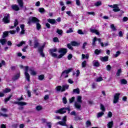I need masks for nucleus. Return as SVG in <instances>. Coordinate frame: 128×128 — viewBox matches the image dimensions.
Instances as JSON below:
<instances>
[{
  "mask_svg": "<svg viewBox=\"0 0 128 128\" xmlns=\"http://www.w3.org/2000/svg\"><path fill=\"white\" fill-rule=\"evenodd\" d=\"M86 46H88V42H84L82 44V48L83 50H84V48H86Z\"/></svg>",
  "mask_w": 128,
  "mask_h": 128,
  "instance_id": "nucleus-51",
  "label": "nucleus"
},
{
  "mask_svg": "<svg viewBox=\"0 0 128 128\" xmlns=\"http://www.w3.org/2000/svg\"><path fill=\"white\" fill-rule=\"evenodd\" d=\"M82 102V96H78L77 98V101L75 102L74 106L75 108H77V110H80V108L82 107V105H80V104Z\"/></svg>",
  "mask_w": 128,
  "mask_h": 128,
  "instance_id": "nucleus-4",
  "label": "nucleus"
},
{
  "mask_svg": "<svg viewBox=\"0 0 128 128\" xmlns=\"http://www.w3.org/2000/svg\"><path fill=\"white\" fill-rule=\"evenodd\" d=\"M102 50H98V49H96L94 51V54H95L98 56L100 54H102Z\"/></svg>",
  "mask_w": 128,
  "mask_h": 128,
  "instance_id": "nucleus-21",
  "label": "nucleus"
},
{
  "mask_svg": "<svg viewBox=\"0 0 128 128\" xmlns=\"http://www.w3.org/2000/svg\"><path fill=\"white\" fill-rule=\"evenodd\" d=\"M58 52L60 54L59 56H58V54L56 53H50L51 56L53 58H62V57L66 54V52H68V50L66 48H61L59 50Z\"/></svg>",
  "mask_w": 128,
  "mask_h": 128,
  "instance_id": "nucleus-1",
  "label": "nucleus"
},
{
  "mask_svg": "<svg viewBox=\"0 0 128 128\" xmlns=\"http://www.w3.org/2000/svg\"><path fill=\"white\" fill-rule=\"evenodd\" d=\"M120 8H114L113 9V12H120Z\"/></svg>",
  "mask_w": 128,
  "mask_h": 128,
  "instance_id": "nucleus-61",
  "label": "nucleus"
},
{
  "mask_svg": "<svg viewBox=\"0 0 128 128\" xmlns=\"http://www.w3.org/2000/svg\"><path fill=\"white\" fill-rule=\"evenodd\" d=\"M16 30H10L8 32V33L10 34H16Z\"/></svg>",
  "mask_w": 128,
  "mask_h": 128,
  "instance_id": "nucleus-57",
  "label": "nucleus"
},
{
  "mask_svg": "<svg viewBox=\"0 0 128 128\" xmlns=\"http://www.w3.org/2000/svg\"><path fill=\"white\" fill-rule=\"evenodd\" d=\"M108 116V118H112V113L111 112H109Z\"/></svg>",
  "mask_w": 128,
  "mask_h": 128,
  "instance_id": "nucleus-62",
  "label": "nucleus"
},
{
  "mask_svg": "<svg viewBox=\"0 0 128 128\" xmlns=\"http://www.w3.org/2000/svg\"><path fill=\"white\" fill-rule=\"evenodd\" d=\"M100 110H102V112L106 111V108H104V106L102 104H100Z\"/></svg>",
  "mask_w": 128,
  "mask_h": 128,
  "instance_id": "nucleus-52",
  "label": "nucleus"
},
{
  "mask_svg": "<svg viewBox=\"0 0 128 128\" xmlns=\"http://www.w3.org/2000/svg\"><path fill=\"white\" fill-rule=\"evenodd\" d=\"M24 68H25L24 76L26 80L28 82H30V74L28 73V66H26Z\"/></svg>",
  "mask_w": 128,
  "mask_h": 128,
  "instance_id": "nucleus-5",
  "label": "nucleus"
},
{
  "mask_svg": "<svg viewBox=\"0 0 128 128\" xmlns=\"http://www.w3.org/2000/svg\"><path fill=\"white\" fill-rule=\"evenodd\" d=\"M1 110L3 112H8V109L6 108H2Z\"/></svg>",
  "mask_w": 128,
  "mask_h": 128,
  "instance_id": "nucleus-59",
  "label": "nucleus"
},
{
  "mask_svg": "<svg viewBox=\"0 0 128 128\" xmlns=\"http://www.w3.org/2000/svg\"><path fill=\"white\" fill-rule=\"evenodd\" d=\"M56 32H57V34H60V36H62V30L58 29Z\"/></svg>",
  "mask_w": 128,
  "mask_h": 128,
  "instance_id": "nucleus-29",
  "label": "nucleus"
},
{
  "mask_svg": "<svg viewBox=\"0 0 128 128\" xmlns=\"http://www.w3.org/2000/svg\"><path fill=\"white\" fill-rule=\"evenodd\" d=\"M120 52L117 51L116 52V54L114 55V56H115V58H118V56H120Z\"/></svg>",
  "mask_w": 128,
  "mask_h": 128,
  "instance_id": "nucleus-47",
  "label": "nucleus"
},
{
  "mask_svg": "<svg viewBox=\"0 0 128 128\" xmlns=\"http://www.w3.org/2000/svg\"><path fill=\"white\" fill-rule=\"evenodd\" d=\"M92 64L94 66H97V67L100 66V62H98L96 60H94L92 62Z\"/></svg>",
  "mask_w": 128,
  "mask_h": 128,
  "instance_id": "nucleus-18",
  "label": "nucleus"
},
{
  "mask_svg": "<svg viewBox=\"0 0 128 128\" xmlns=\"http://www.w3.org/2000/svg\"><path fill=\"white\" fill-rule=\"evenodd\" d=\"M38 46H40V44L38 42V40H35L34 41V48H36Z\"/></svg>",
  "mask_w": 128,
  "mask_h": 128,
  "instance_id": "nucleus-19",
  "label": "nucleus"
},
{
  "mask_svg": "<svg viewBox=\"0 0 128 128\" xmlns=\"http://www.w3.org/2000/svg\"><path fill=\"white\" fill-rule=\"evenodd\" d=\"M73 92H74V94H80V88H77L76 89H74L73 90Z\"/></svg>",
  "mask_w": 128,
  "mask_h": 128,
  "instance_id": "nucleus-28",
  "label": "nucleus"
},
{
  "mask_svg": "<svg viewBox=\"0 0 128 128\" xmlns=\"http://www.w3.org/2000/svg\"><path fill=\"white\" fill-rule=\"evenodd\" d=\"M7 40L6 39H0V42L2 44V46H4Z\"/></svg>",
  "mask_w": 128,
  "mask_h": 128,
  "instance_id": "nucleus-26",
  "label": "nucleus"
},
{
  "mask_svg": "<svg viewBox=\"0 0 128 128\" xmlns=\"http://www.w3.org/2000/svg\"><path fill=\"white\" fill-rule=\"evenodd\" d=\"M8 32H4L3 33V35L2 36V38H6L8 36Z\"/></svg>",
  "mask_w": 128,
  "mask_h": 128,
  "instance_id": "nucleus-23",
  "label": "nucleus"
},
{
  "mask_svg": "<svg viewBox=\"0 0 128 128\" xmlns=\"http://www.w3.org/2000/svg\"><path fill=\"white\" fill-rule=\"evenodd\" d=\"M121 84H128V81L126 80L125 79H122L120 80Z\"/></svg>",
  "mask_w": 128,
  "mask_h": 128,
  "instance_id": "nucleus-42",
  "label": "nucleus"
},
{
  "mask_svg": "<svg viewBox=\"0 0 128 128\" xmlns=\"http://www.w3.org/2000/svg\"><path fill=\"white\" fill-rule=\"evenodd\" d=\"M26 104H28V103L26 102H19L18 106H26Z\"/></svg>",
  "mask_w": 128,
  "mask_h": 128,
  "instance_id": "nucleus-30",
  "label": "nucleus"
},
{
  "mask_svg": "<svg viewBox=\"0 0 128 128\" xmlns=\"http://www.w3.org/2000/svg\"><path fill=\"white\" fill-rule=\"evenodd\" d=\"M94 6H102V2L101 1H98V2H96L94 4Z\"/></svg>",
  "mask_w": 128,
  "mask_h": 128,
  "instance_id": "nucleus-31",
  "label": "nucleus"
},
{
  "mask_svg": "<svg viewBox=\"0 0 128 128\" xmlns=\"http://www.w3.org/2000/svg\"><path fill=\"white\" fill-rule=\"evenodd\" d=\"M0 116H4V118H8V114H2V112H0Z\"/></svg>",
  "mask_w": 128,
  "mask_h": 128,
  "instance_id": "nucleus-43",
  "label": "nucleus"
},
{
  "mask_svg": "<svg viewBox=\"0 0 128 128\" xmlns=\"http://www.w3.org/2000/svg\"><path fill=\"white\" fill-rule=\"evenodd\" d=\"M11 8L13 10H15L16 12H18V10H20V7L17 4H13L11 6Z\"/></svg>",
  "mask_w": 128,
  "mask_h": 128,
  "instance_id": "nucleus-9",
  "label": "nucleus"
},
{
  "mask_svg": "<svg viewBox=\"0 0 128 128\" xmlns=\"http://www.w3.org/2000/svg\"><path fill=\"white\" fill-rule=\"evenodd\" d=\"M69 86H68V84H66V85L62 86L61 92H64V90H68V88Z\"/></svg>",
  "mask_w": 128,
  "mask_h": 128,
  "instance_id": "nucleus-15",
  "label": "nucleus"
},
{
  "mask_svg": "<svg viewBox=\"0 0 128 128\" xmlns=\"http://www.w3.org/2000/svg\"><path fill=\"white\" fill-rule=\"evenodd\" d=\"M74 32L72 28H70L68 30H66V34H70Z\"/></svg>",
  "mask_w": 128,
  "mask_h": 128,
  "instance_id": "nucleus-38",
  "label": "nucleus"
},
{
  "mask_svg": "<svg viewBox=\"0 0 128 128\" xmlns=\"http://www.w3.org/2000/svg\"><path fill=\"white\" fill-rule=\"evenodd\" d=\"M112 70V66H110V65H108L106 66V70L110 72Z\"/></svg>",
  "mask_w": 128,
  "mask_h": 128,
  "instance_id": "nucleus-56",
  "label": "nucleus"
},
{
  "mask_svg": "<svg viewBox=\"0 0 128 128\" xmlns=\"http://www.w3.org/2000/svg\"><path fill=\"white\" fill-rule=\"evenodd\" d=\"M17 2L20 6V8H24V0H17Z\"/></svg>",
  "mask_w": 128,
  "mask_h": 128,
  "instance_id": "nucleus-14",
  "label": "nucleus"
},
{
  "mask_svg": "<svg viewBox=\"0 0 128 128\" xmlns=\"http://www.w3.org/2000/svg\"><path fill=\"white\" fill-rule=\"evenodd\" d=\"M96 37L94 38L92 42V46H96Z\"/></svg>",
  "mask_w": 128,
  "mask_h": 128,
  "instance_id": "nucleus-36",
  "label": "nucleus"
},
{
  "mask_svg": "<svg viewBox=\"0 0 128 128\" xmlns=\"http://www.w3.org/2000/svg\"><path fill=\"white\" fill-rule=\"evenodd\" d=\"M112 126H114V122L111 121L108 122L107 124V126L108 128H112Z\"/></svg>",
  "mask_w": 128,
  "mask_h": 128,
  "instance_id": "nucleus-17",
  "label": "nucleus"
},
{
  "mask_svg": "<svg viewBox=\"0 0 128 128\" xmlns=\"http://www.w3.org/2000/svg\"><path fill=\"white\" fill-rule=\"evenodd\" d=\"M44 78V75H40L38 76V80H42Z\"/></svg>",
  "mask_w": 128,
  "mask_h": 128,
  "instance_id": "nucleus-48",
  "label": "nucleus"
},
{
  "mask_svg": "<svg viewBox=\"0 0 128 128\" xmlns=\"http://www.w3.org/2000/svg\"><path fill=\"white\" fill-rule=\"evenodd\" d=\"M101 62H108V56H101L100 57Z\"/></svg>",
  "mask_w": 128,
  "mask_h": 128,
  "instance_id": "nucleus-12",
  "label": "nucleus"
},
{
  "mask_svg": "<svg viewBox=\"0 0 128 128\" xmlns=\"http://www.w3.org/2000/svg\"><path fill=\"white\" fill-rule=\"evenodd\" d=\"M72 70V68H69L68 70H64L62 72V76H64V74H68L69 72H70Z\"/></svg>",
  "mask_w": 128,
  "mask_h": 128,
  "instance_id": "nucleus-13",
  "label": "nucleus"
},
{
  "mask_svg": "<svg viewBox=\"0 0 128 128\" xmlns=\"http://www.w3.org/2000/svg\"><path fill=\"white\" fill-rule=\"evenodd\" d=\"M66 116H64L62 119V121L58 122V124H60V126H68V125L66 124Z\"/></svg>",
  "mask_w": 128,
  "mask_h": 128,
  "instance_id": "nucleus-6",
  "label": "nucleus"
},
{
  "mask_svg": "<svg viewBox=\"0 0 128 128\" xmlns=\"http://www.w3.org/2000/svg\"><path fill=\"white\" fill-rule=\"evenodd\" d=\"M67 47L68 48H69V50H73L72 46V44H67Z\"/></svg>",
  "mask_w": 128,
  "mask_h": 128,
  "instance_id": "nucleus-53",
  "label": "nucleus"
},
{
  "mask_svg": "<svg viewBox=\"0 0 128 128\" xmlns=\"http://www.w3.org/2000/svg\"><path fill=\"white\" fill-rule=\"evenodd\" d=\"M120 93L116 94L114 95V98L113 100L114 104H117V102H118V100H120Z\"/></svg>",
  "mask_w": 128,
  "mask_h": 128,
  "instance_id": "nucleus-8",
  "label": "nucleus"
},
{
  "mask_svg": "<svg viewBox=\"0 0 128 128\" xmlns=\"http://www.w3.org/2000/svg\"><path fill=\"white\" fill-rule=\"evenodd\" d=\"M36 110L38 112H40V110H42V107L40 106H36Z\"/></svg>",
  "mask_w": 128,
  "mask_h": 128,
  "instance_id": "nucleus-41",
  "label": "nucleus"
},
{
  "mask_svg": "<svg viewBox=\"0 0 128 128\" xmlns=\"http://www.w3.org/2000/svg\"><path fill=\"white\" fill-rule=\"evenodd\" d=\"M38 22H40V20L38 19V18L36 17H31L29 18V20L28 22V24H30L32 22H33L34 24L36 23V26L38 30H40V28H42V26H40V24L38 23Z\"/></svg>",
  "mask_w": 128,
  "mask_h": 128,
  "instance_id": "nucleus-2",
  "label": "nucleus"
},
{
  "mask_svg": "<svg viewBox=\"0 0 128 128\" xmlns=\"http://www.w3.org/2000/svg\"><path fill=\"white\" fill-rule=\"evenodd\" d=\"M74 97H72V98L69 99V102L70 104L74 102Z\"/></svg>",
  "mask_w": 128,
  "mask_h": 128,
  "instance_id": "nucleus-54",
  "label": "nucleus"
},
{
  "mask_svg": "<svg viewBox=\"0 0 128 128\" xmlns=\"http://www.w3.org/2000/svg\"><path fill=\"white\" fill-rule=\"evenodd\" d=\"M12 78L13 80H18V78H20V74L14 75Z\"/></svg>",
  "mask_w": 128,
  "mask_h": 128,
  "instance_id": "nucleus-16",
  "label": "nucleus"
},
{
  "mask_svg": "<svg viewBox=\"0 0 128 128\" xmlns=\"http://www.w3.org/2000/svg\"><path fill=\"white\" fill-rule=\"evenodd\" d=\"M18 25V20L16 19L14 22V26H16Z\"/></svg>",
  "mask_w": 128,
  "mask_h": 128,
  "instance_id": "nucleus-55",
  "label": "nucleus"
},
{
  "mask_svg": "<svg viewBox=\"0 0 128 128\" xmlns=\"http://www.w3.org/2000/svg\"><path fill=\"white\" fill-rule=\"evenodd\" d=\"M96 80L97 82H100L104 80V79L102 77H99L97 78Z\"/></svg>",
  "mask_w": 128,
  "mask_h": 128,
  "instance_id": "nucleus-40",
  "label": "nucleus"
},
{
  "mask_svg": "<svg viewBox=\"0 0 128 128\" xmlns=\"http://www.w3.org/2000/svg\"><path fill=\"white\" fill-rule=\"evenodd\" d=\"M110 28L112 30H116V27L114 26V24H111Z\"/></svg>",
  "mask_w": 128,
  "mask_h": 128,
  "instance_id": "nucleus-45",
  "label": "nucleus"
},
{
  "mask_svg": "<svg viewBox=\"0 0 128 128\" xmlns=\"http://www.w3.org/2000/svg\"><path fill=\"white\" fill-rule=\"evenodd\" d=\"M10 90H10V88H6L3 90V92L4 94H8V92H10Z\"/></svg>",
  "mask_w": 128,
  "mask_h": 128,
  "instance_id": "nucleus-27",
  "label": "nucleus"
},
{
  "mask_svg": "<svg viewBox=\"0 0 128 128\" xmlns=\"http://www.w3.org/2000/svg\"><path fill=\"white\" fill-rule=\"evenodd\" d=\"M62 102L64 104H66V102H68V100H66V97L63 98Z\"/></svg>",
  "mask_w": 128,
  "mask_h": 128,
  "instance_id": "nucleus-50",
  "label": "nucleus"
},
{
  "mask_svg": "<svg viewBox=\"0 0 128 128\" xmlns=\"http://www.w3.org/2000/svg\"><path fill=\"white\" fill-rule=\"evenodd\" d=\"M76 4L80 6V0H76Z\"/></svg>",
  "mask_w": 128,
  "mask_h": 128,
  "instance_id": "nucleus-58",
  "label": "nucleus"
},
{
  "mask_svg": "<svg viewBox=\"0 0 128 128\" xmlns=\"http://www.w3.org/2000/svg\"><path fill=\"white\" fill-rule=\"evenodd\" d=\"M98 40L99 42H100V44L102 46V48H104V42H102V39L99 38L98 39Z\"/></svg>",
  "mask_w": 128,
  "mask_h": 128,
  "instance_id": "nucleus-39",
  "label": "nucleus"
},
{
  "mask_svg": "<svg viewBox=\"0 0 128 128\" xmlns=\"http://www.w3.org/2000/svg\"><path fill=\"white\" fill-rule=\"evenodd\" d=\"M56 90H57V92H60V90H62V87L60 86H58L56 87Z\"/></svg>",
  "mask_w": 128,
  "mask_h": 128,
  "instance_id": "nucleus-32",
  "label": "nucleus"
},
{
  "mask_svg": "<svg viewBox=\"0 0 128 128\" xmlns=\"http://www.w3.org/2000/svg\"><path fill=\"white\" fill-rule=\"evenodd\" d=\"M48 126L49 128H52V122H48L46 123Z\"/></svg>",
  "mask_w": 128,
  "mask_h": 128,
  "instance_id": "nucleus-63",
  "label": "nucleus"
},
{
  "mask_svg": "<svg viewBox=\"0 0 128 128\" xmlns=\"http://www.w3.org/2000/svg\"><path fill=\"white\" fill-rule=\"evenodd\" d=\"M78 33L79 34H84V32H82V30H78Z\"/></svg>",
  "mask_w": 128,
  "mask_h": 128,
  "instance_id": "nucleus-60",
  "label": "nucleus"
},
{
  "mask_svg": "<svg viewBox=\"0 0 128 128\" xmlns=\"http://www.w3.org/2000/svg\"><path fill=\"white\" fill-rule=\"evenodd\" d=\"M53 42H60V40L57 37H54L53 38Z\"/></svg>",
  "mask_w": 128,
  "mask_h": 128,
  "instance_id": "nucleus-37",
  "label": "nucleus"
},
{
  "mask_svg": "<svg viewBox=\"0 0 128 128\" xmlns=\"http://www.w3.org/2000/svg\"><path fill=\"white\" fill-rule=\"evenodd\" d=\"M82 68H86V61L84 60L82 62Z\"/></svg>",
  "mask_w": 128,
  "mask_h": 128,
  "instance_id": "nucleus-44",
  "label": "nucleus"
},
{
  "mask_svg": "<svg viewBox=\"0 0 128 128\" xmlns=\"http://www.w3.org/2000/svg\"><path fill=\"white\" fill-rule=\"evenodd\" d=\"M30 74H32V76L36 75V72L34 70L30 69Z\"/></svg>",
  "mask_w": 128,
  "mask_h": 128,
  "instance_id": "nucleus-24",
  "label": "nucleus"
},
{
  "mask_svg": "<svg viewBox=\"0 0 128 128\" xmlns=\"http://www.w3.org/2000/svg\"><path fill=\"white\" fill-rule=\"evenodd\" d=\"M86 124L87 126H90V124H92V123H90V121H86Z\"/></svg>",
  "mask_w": 128,
  "mask_h": 128,
  "instance_id": "nucleus-64",
  "label": "nucleus"
},
{
  "mask_svg": "<svg viewBox=\"0 0 128 128\" xmlns=\"http://www.w3.org/2000/svg\"><path fill=\"white\" fill-rule=\"evenodd\" d=\"M12 96L10 95L9 97L6 98L4 99V102L6 103L8 102V100H10V98H12Z\"/></svg>",
  "mask_w": 128,
  "mask_h": 128,
  "instance_id": "nucleus-46",
  "label": "nucleus"
},
{
  "mask_svg": "<svg viewBox=\"0 0 128 128\" xmlns=\"http://www.w3.org/2000/svg\"><path fill=\"white\" fill-rule=\"evenodd\" d=\"M38 12H44L46 10H44V8H41L38 9Z\"/></svg>",
  "mask_w": 128,
  "mask_h": 128,
  "instance_id": "nucleus-49",
  "label": "nucleus"
},
{
  "mask_svg": "<svg viewBox=\"0 0 128 128\" xmlns=\"http://www.w3.org/2000/svg\"><path fill=\"white\" fill-rule=\"evenodd\" d=\"M120 74H122V69H118L116 74L117 76H120Z\"/></svg>",
  "mask_w": 128,
  "mask_h": 128,
  "instance_id": "nucleus-35",
  "label": "nucleus"
},
{
  "mask_svg": "<svg viewBox=\"0 0 128 128\" xmlns=\"http://www.w3.org/2000/svg\"><path fill=\"white\" fill-rule=\"evenodd\" d=\"M66 110H68V114H70V107L68 106V108H60L58 110H56L55 112L56 114H62L66 112Z\"/></svg>",
  "mask_w": 128,
  "mask_h": 128,
  "instance_id": "nucleus-3",
  "label": "nucleus"
},
{
  "mask_svg": "<svg viewBox=\"0 0 128 128\" xmlns=\"http://www.w3.org/2000/svg\"><path fill=\"white\" fill-rule=\"evenodd\" d=\"M48 22H50V24H56V20L54 19H50L49 18L48 20Z\"/></svg>",
  "mask_w": 128,
  "mask_h": 128,
  "instance_id": "nucleus-20",
  "label": "nucleus"
},
{
  "mask_svg": "<svg viewBox=\"0 0 128 128\" xmlns=\"http://www.w3.org/2000/svg\"><path fill=\"white\" fill-rule=\"evenodd\" d=\"M10 14H6L4 18H3L4 22L5 24H10Z\"/></svg>",
  "mask_w": 128,
  "mask_h": 128,
  "instance_id": "nucleus-7",
  "label": "nucleus"
},
{
  "mask_svg": "<svg viewBox=\"0 0 128 128\" xmlns=\"http://www.w3.org/2000/svg\"><path fill=\"white\" fill-rule=\"evenodd\" d=\"M90 32H92V34H97V36H98L100 34V32H98V30L93 29L92 28H90Z\"/></svg>",
  "mask_w": 128,
  "mask_h": 128,
  "instance_id": "nucleus-10",
  "label": "nucleus"
},
{
  "mask_svg": "<svg viewBox=\"0 0 128 128\" xmlns=\"http://www.w3.org/2000/svg\"><path fill=\"white\" fill-rule=\"evenodd\" d=\"M104 114V113L102 112H98L97 114V118H102V116Z\"/></svg>",
  "mask_w": 128,
  "mask_h": 128,
  "instance_id": "nucleus-22",
  "label": "nucleus"
},
{
  "mask_svg": "<svg viewBox=\"0 0 128 128\" xmlns=\"http://www.w3.org/2000/svg\"><path fill=\"white\" fill-rule=\"evenodd\" d=\"M44 46H46L45 43L40 48H38L39 52H42V50H44Z\"/></svg>",
  "mask_w": 128,
  "mask_h": 128,
  "instance_id": "nucleus-33",
  "label": "nucleus"
},
{
  "mask_svg": "<svg viewBox=\"0 0 128 128\" xmlns=\"http://www.w3.org/2000/svg\"><path fill=\"white\" fill-rule=\"evenodd\" d=\"M70 44L72 46H80V42H78L76 41H72L70 42Z\"/></svg>",
  "mask_w": 128,
  "mask_h": 128,
  "instance_id": "nucleus-11",
  "label": "nucleus"
},
{
  "mask_svg": "<svg viewBox=\"0 0 128 128\" xmlns=\"http://www.w3.org/2000/svg\"><path fill=\"white\" fill-rule=\"evenodd\" d=\"M50 54H54V52H58V49L56 48H51L50 50Z\"/></svg>",
  "mask_w": 128,
  "mask_h": 128,
  "instance_id": "nucleus-25",
  "label": "nucleus"
},
{
  "mask_svg": "<svg viewBox=\"0 0 128 128\" xmlns=\"http://www.w3.org/2000/svg\"><path fill=\"white\" fill-rule=\"evenodd\" d=\"M26 44V42L24 41H22L21 42H20V44H18L16 46L18 47L20 46H22V44Z\"/></svg>",
  "mask_w": 128,
  "mask_h": 128,
  "instance_id": "nucleus-34",
  "label": "nucleus"
}]
</instances>
